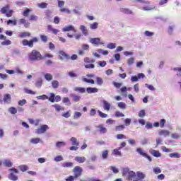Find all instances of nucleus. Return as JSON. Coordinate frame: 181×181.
<instances>
[{"mask_svg":"<svg viewBox=\"0 0 181 181\" xmlns=\"http://www.w3.org/2000/svg\"><path fill=\"white\" fill-rule=\"evenodd\" d=\"M122 176L126 178V180H134L135 179V172L129 170V168H123L122 170Z\"/></svg>","mask_w":181,"mask_h":181,"instance_id":"nucleus-1","label":"nucleus"},{"mask_svg":"<svg viewBox=\"0 0 181 181\" xmlns=\"http://www.w3.org/2000/svg\"><path fill=\"white\" fill-rule=\"evenodd\" d=\"M29 60L31 62H37V60H42L43 59V57H42V54H40V52L33 49L28 56Z\"/></svg>","mask_w":181,"mask_h":181,"instance_id":"nucleus-2","label":"nucleus"},{"mask_svg":"<svg viewBox=\"0 0 181 181\" xmlns=\"http://www.w3.org/2000/svg\"><path fill=\"white\" fill-rule=\"evenodd\" d=\"M10 8L11 6L9 4L6 5L0 10L1 13L6 15L7 18H11L12 15H13V10H11Z\"/></svg>","mask_w":181,"mask_h":181,"instance_id":"nucleus-3","label":"nucleus"},{"mask_svg":"<svg viewBox=\"0 0 181 181\" xmlns=\"http://www.w3.org/2000/svg\"><path fill=\"white\" fill-rule=\"evenodd\" d=\"M39 39L37 37H33V39L28 40L24 39L22 40L23 46H28V47H33V43H37Z\"/></svg>","mask_w":181,"mask_h":181,"instance_id":"nucleus-4","label":"nucleus"},{"mask_svg":"<svg viewBox=\"0 0 181 181\" xmlns=\"http://www.w3.org/2000/svg\"><path fill=\"white\" fill-rule=\"evenodd\" d=\"M8 172H11L8 175V179L10 180H13V181L18 180V176L16 175H15V173H19V170H18V169H16L15 168H10V169H8Z\"/></svg>","mask_w":181,"mask_h":181,"instance_id":"nucleus-5","label":"nucleus"},{"mask_svg":"<svg viewBox=\"0 0 181 181\" xmlns=\"http://www.w3.org/2000/svg\"><path fill=\"white\" fill-rule=\"evenodd\" d=\"M73 173H74L75 179H78L83 174V168L78 165L75 166L73 169Z\"/></svg>","mask_w":181,"mask_h":181,"instance_id":"nucleus-6","label":"nucleus"},{"mask_svg":"<svg viewBox=\"0 0 181 181\" xmlns=\"http://www.w3.org/2000/svg\"><path fill=\"white\" fill-rule=\"evenodd\" d=\"M47 129H49V126L47 124L41 125L35 130V134L37 135H41L42 134H45Z\"/></svg>","mask_w":181,"mask_h":181,"instance_id":"nucleus-7","label":"nucleus"},{"mask_svg":"<svg viewBox=\"0 0 181 181\" xmlns=\"http://www.w3.org/2000/svg\"><path fill=\"white\" fill-rule=\"evenodd\" d=\"M136 152L139 153V155H141L144 158H146V159L148 160V162H152V158H151V156H149V155H148V153H145L144 149H142L141 148H138L136 149Z\"/></svg>","mask_w":181,"mask_h":181,"instance_id":"nucleus-8","label":"nucleus"},{"mask_svg":"<svg viewBox=\"0 0 181 181\" xmlns=\"http://www.w3.org/2000/svg\"><path fill=\"white\" fill-rule=\"evenodd\" d=\"M81 49H79L78 51V54L79 56H84L85 53L84 51L86 50H90V45H87V44H83L81 45Z\"/></svg>","mask_w":181,"mask_h":181,"instance_id":"nucleus-9","label":"nucleus"},{"mask_svg":"<svg viewBox=\"0 0 181 181\" xmlns=\"http://www.w3.org/2000/svg\"><path fill=\"white\" fill-rule=\"evenodd\" d=\"M60 60H70V55L64 52V51H59Z\"/></svg>","mask_w":181,"mask_h":181,"instance_id":"nucleus-10","label":"nucleus"},{"mask_svg":"<svg viewBox=\"0 0 181 181\" xmlns=\"http://www.w3.org/2000/svg\"><path fill=\"white\" fill-rule=\"evenodd\" d=\"M158 135L160 136H164V138H167V136H169V135H170V132L166 129H160L158 131Z\"/></svg>","mask_w":181,"mask_h":181,"instance_id":"nucleus-11","label":"nucleus"},{"mask_svg":"<svg viewBox=\"0 0 181 181\" xmlns=\"http://www.w3.org/2000/svg\"><path fill=\"white\" fill-rule=\"evenodd\" d=\"M62 32H74V33H76V32H77V30H76V28L73 25H68L65 26L62 29Z\"/></svg>","mask_w":181,"mask_h":181,"instance_id":"nucleus-12","label":"nucleus"},{"mask_svg":"<svg viewBox=\"0 0 181 181\" xmlns=\"http://www.w3.org/2000/svg\"><path fill=\"white\" fill-rule=\"evenodd\" d=\"M149 153H151V155H153V156H154L155 158H160L162 156V153H160L159 151L153 150L152 148L149 150Z\"/></svg>","mask_w":181,"mask_h":181,"instance_id":"nucleus-13","label":"nucleus"},{"mask_svg":"<svg viewBox=\"0 0 181 181\" xmlns=\"http://www.w3.org/2000/svg\"><path fill=\"white\" fill-rule=\"evenodd\" d=\"M18 25H23L24 27L28 28H29V26H30V23H29V21H27L25 18H21L18 21Z\"/></svg>","mask_w":181,"mask_h":181,"instance_id":"nucleus-14","label":"nucleus"},{"mask_svg":"<svg viewBox=\"0 0 181 181\" xmlns=\"http://www.w3.org/2000/svg\"><path fill=\"white\" fill-rule=\"evenodd\" d=\"M3 165L6 168H12V166H13V163L9 159L4 160L3 162Z\"/></svg>","mask_w":181,"mask_h":181,"instance_id":"nucleus-15","label":"nucleus"},{"mask_svg":"<svg viewBox=\"0 0 181 181\" xmlns=\"http://www.w3.org/2000/svg\"><path fill=\"white\" fill-rule=\"evenodd\" d=\"M52 107L55 109V111H57V112H60V111H64V107H62L59 104L52 105Z\"/></svg>","mask_w":181,"mask_h":181,"instance_id":"nucleus-16","label":"nucleus"},{"mask_svg":"<svg viewBox=\"0 0 181 181\" xmlns=\"http://www.w3.org/2000/svg\"><path fill=\"white\" fill-rule=\"evenodd\" d=\"M96 128L99 129L98 132L100 134H107V128L104 127V124H100Z\"/></svg>","mask_w":181,"mask_h":181,"instance_id":"nucleus-17","label":"nucleus"},{"mask_svg":"<svg viewBox=\"0 0 181 181\" xmlns=\"http://www.w3.org/2000/svg\"><path fill=\"white\" fill-rule=\"evenodd\" d=\"M100 42V37H96V38H90V42L92 45H103Z\"/></svg>","mask_w":181,"mask_h":181,"instance_id":"nucleus-18","label":"nucleus"},{"mask_svg":"<svg viewBox=\"0 0 181 181\" xmlns=\"http://www.w3.org/2000/svg\"><path fill=\"white\" fill-rule=\"evenodd\" d=\"M76 162H78V163H84L86 162V157L84 156H76L75 157Z\"/></svg>","mask_w":181,"mask_h":181,"instance_id":"nucleus-19","label":"nucleus"},{"mask_svg":"<svg viewBox=\"0 0 181 181\" xmlns=\"http://www.w3.org/2000/svg\"><path fill=\"white\" fill-rule=\"evenodd\" d=\"M35 84L37 88H40V87H42V84H43V79H42V78H37Z\"/></svg>","mask_w":181,"mask_h":181,"instance_id":"nucleus-20","label":"nucleus"},{"mask_svg":"<svg viewBox=\"0 0 181 181\" xmlns=\"http://www.w3.org/2000/svg\"><path fill=\"white\" fill-rule=\"evenodd\" d=\"M30 33L29 32H21L18 34V37H30Z\"/></svg>","mask_w":181,"mask_h":181,"instance_id":"nucleus-21","label":"nucleus"},{"mask_svg":"<svg viewBox=\"0 0 181 181\" xmlns=\"http://www.w3.org/2000/svg\"><path fill=\"white\" fill-rule=\"evenodd\" d=\"M103 108L105 111H110V108H111V104H110L106 100H103Z\"/></svg>","mask_w":181,"mask_h":181,"instance_id":"nucleus-22","label":"nucleus"},{"mask_svg":"<svg viewBox=\"0 0 181 181\" xmlns=\"http://www.w3.org/2000/svg\"><path fill=\"white\" fill-rule=\"evenodd\" d=\"M120 12H122V13H126L127 15H132L133 13L132 11L129 10V8H121Z\"/></svg>","mask_w":181,"mask_h":181,"instance_id":"nucleus-23","label":"nucleus"},{"mask_svg":"<svg viewBox=\"0 0 181 181\" xmlns=\"http://www.w3.org/2000/svg\"><path fill=\"white\" fill-rule=\"evenodd\" d=\"M71 142H72V145L74 146H78V145H80V143L78 142V141H77V138L76 137H72L70 139Z\"/></svg>","mask_w":181,"mask_h":181,"instance_id":"nucleus-24","label":"nucleus"},{"mask_svg":"<svg viewBox=\"0 0 181 181\" xmlns=\"http://www.w3.org/2000/svg\"><path fill=\"white\" fill-rule=\"evenodd\" d=\"M80 30H81L83 35H84L85 36L88 35V30H87V28L84 25H81Z\"/></svg>","mask_w":181,"mask_h":181,"instance_id":"nucleus-25","label":"nucleus"},{"mask_svg":"<svg viewBox=\"0 0 181 181\" xmlns=\"http://www.w3.org/2000/svg\"><path fill=\"white\" fill-rule=\"evenodd\" d=\"M28 121L30 122V124H34L35 125V127H37L39 125V124L40 123V119H37L35 120H34L33 119H28Z\"/></svg>","mask_w":181,"mask_h":181,"instance_id":"nucleus-26","label":"nucleus"},{"mask_svg":"<svg viewBox=\"0 0 181 181\" xmlns=\"http://www.w3.org/2000/svg\"><path fill=\"white\" fill-rule=\"evenodd\" d=\"M74 163L71 162H65L62 164V168H73Z\"/></svg>","mask_w":181,"mask_h":181,"instance_id":"nucleus-27","label":"nucleus"},{"mask_svg":"<svg viewBox=\"0 0 181 181\" xmlns=\"http://www.w3.org/2000/svg\"><path fill=\"white\" fill-rule=\"evenodd\" d=\"M136 175L139 180H142L143 179H145L146 175L145 174H144V173L139 171L136 173Z\"/></svg>","mask_w":181,"mask_h":181,"instance_id":"nucleus-28","label":"nucleus"},{"mask_svg":"<svg viewBox=\"0 0 181 181\" xmlns=\"http://www.w3.org/2000/svg\"><path fill=\"white\" fill-rule=\"evenodd\" d=\"M40 138L37 137V138H33L30 139V143L33 144L34 145H36L37 144H39L40 142Z\"/></svg>","mask_w":181,"mask_h":181,"instance_id":"nucleus-29","label":"nucleus"},{"mask_svg":"<svg viewBox=\"0 0 181 181\" xmlns=\"http://www.w3.org/2000/svg\"><path fill=\"white\" fill-rule=\"evenodd\" d=\"M170 158H175L176 159H179L180 158V153H171L169 154Z\"/></svg>","mask_w":181,"mask_h":181,"instance_id":"nucleus-30","label":"nucleus"},{"mask_svg":"<svg viewBox=\"0 0 181 181\" xmlns=\"http://www.w3.org/2000/svg\"><path fill=\"white\" fill-rule=\"evenodd\" d=\"M45 78L47 81H52V80H53V75H52V74H46L45 75Z\"/></svg>","mask_w":181,"mask_h":181,"instance_id":"nucleus-31","label":"nucleus"},{"mask_svg":"<svg viewBox=\"0 0 181 181\" xmlns=\"http://www.w3.org/2000/svg\"><path fill=\"white\" fill-rule=\"evenodd\" d=\"M83 62L84 63H95V59H90V57H85Z\"/></svg>","mask_w":181,"mask_h":181,"instance_id":"nucleus-32","label":"nucleus"},{"mask_svg":"<svg viewBox=\"0 0 181 181\" xmlns=\"http://www.w3.org/2000/svg\"><path fill=\"white\" fill-rule=\"evenodd\" d=\"M62 103L66 104V105H71V103L70 102V99H69V98H63Z\"/></svg>","mask_w":181,"mask_h":181,"instance_id":"nucleus-33","label":"nucleus"},{"mask_svg":"<svg viewBox=\"0 0 181 181\" xmlns=\"http://www.w3.org/2000/svg\"><path fill=\"white\" fill-rule=\"evenodd\" d=\"M117 106L119 107V108H121V110H125V108H127V105L124 102H119L117 104Z\"/></svg>","mask_w":181,"mask_h":181,"instance_id":"nucleus-34","label":"nucleus"},{"mask_svg":"<svg viewBox=\"0 0 181 181\" xmlns=\"http://www.w3.org/2000/svg\"><path fill=\"white\" fill-rule=\"evenodd\" d=\"M57 148H62V146H66V142L64 141H57L56 143Z\"/></svg>","mask_w":181,"mask_h":181,"instance_id":"nucleus-35","label":"nucleus"},{"mask_svg":"<svg viewBox=\"0 0 181 181\" xmlns=\"http://www.w3.org/2000/svg\"><path fill=\"white\" fill-rule=\"evenodd\" d=\"M113 154H115L116 156H122V153H121V151H119V148L114 149Z\"/></svg>","mask_w":181,"mask_h":181,"instance_id":"nucleus-36","label":"nucleus"},{"mask_svg":"<svg viewBox=\"0 0 181 181\" xmlns=\"http://www.w3.org/2000/svg\"><path fill=\"white\" fill-rule=\"evenodd\" d=\"M8 112H10V114H16V112H18V110H16V108L15 107H11L8 109Z\"/></svg>","mask_w":181,"mask_h":181,"instance_id":"nucleus-37","label":"nucleus"},{"mask_svg":"<svg viewBox=\"0 0 181 181\" xmlns=\"http://www.w3.org/2000/svg\"><path fill=\"white\" fill-rule=\"evenodd\" d=\"M115 116L116 117V118H119V117H125V115H124L122 112L119 111H116L115 113Z\"/></svg>","mask_w":181,"mask_h":181,"instance_id":"nucleus-38","label":"nucleus"},{"mask_svg":"<svg viewBox=\"0 0 181 181\" xmlns=\"http://www.w3.org/2000/svg\"><path fill=\"white\" fill-rule=\"evenodd\" d=\"M134 62H135V59L134 57H131L127 59L128 66H132V64H134Z\"/></svg>","mask_w":181,"mask_h":181,"instance_id":"nucleus-39","label":"nucleus"},{"mask_svg":"<svg viewBox=\"0 0 181 181\" xmlns=\"http://www.w3.org/2000/svg\"><path fill=\"white\" fill-rule=\"evenodd\" d=\"M103 159H107L108 158V150H105L102 152Z\"/></svg>","mask_w":181,"mask_h":181,"instance_id":"nucleus-40","label":"nucleus"},{"mask_svg":"<svg viewBox=\"0 0 181 181\" xmlns=\"http://www.w3.org/2000/svg\"><path fill=\"white\" fill-rule=\"evenodd\" d=\"M98 113L99 117H100V118H107L108 117V115L103 113V112L98 110Z\"/></svg>","mask_w":181,"mask_h":181,"instance_id":"nucleus-41","label":"nucleus"},{"mask_svg":"<svg viewBox=\"0 0 181 181\" xmlns=\"http://www.w3.org/2000/svg\"><path fill=\"white\" fill-rule=\"evenodd\" d=\"M32 12V10L30 8L25 9L23 13V16L28 17L29 16V13Z\"/></svg>","mask_w":181,"mask_h":181,"instance_id":"nucleus-42","label":"nucleus"},{"mask_svg":"<svg viewBox=\"0 0 181 181\" xmlns=\"http://www.w3.org/2000/svg\"><path fill=\"white\" fill-rule=\"evenodd\" d=\"M124 129H125V126L124 125H119V126H116L115 127L116 132L124 131Z\"/></svg>","mask_w":181,"mask_h":181,"instance_id":"nucleus-43","label":"nucleus"},{"mask_svg":"<svg viewBox=\"0 0 181 181\" xmlns=\"http://www.w3.org/2000/svg\"><path fill=\"white\" fill-rule=\"evenodd\" d=\"M11 24L13 25L14 26H16L18 25V21L16 20H13V21L8 20L7 21V25H11Z\"/></svg>","mask_w":181,"mask_h":181,"instance_id":"nucleus-44","label":"nucleus"},{"mask_svg":"<svg viewBox=\"0 0 181 181\" xmlns=\"http://www.w3.org/2000/svg\"><path fill=\"white\" fill-rule=\"evenodd\" d=\"M19 169L21 170V172H26V170H28V165H21L19 166Z\"/></svg>","mask_w":181,"mask_h":181,"instance_id":"nucleus-45","label":"nucleus"},{"mask_svg":"<svg viewBox=\"0 0 181 181\" xmlns=\"http://www.w3.org/2000/svg\"><path fill=\"white\" fill-rule=\"evenodd\" d=\"M12 42L9 40H6L1 42V45L3 46H9V45H11Z\"/></svg>","mask_w":181,"mask_h":181,"instance_id":"nucleus-46","label":"nucleus"},{"mask_svg":"<svg viewBox=\"0 0 181 181\" xmlns=\"http://www.w3.org/2000/svg\"><path fill=\"white\" fill-rule=\"evenodd\" d=\"M71 111L69 110L65 113H63L62 115V117H64V118H70V117L71 116V114L70 113Z\"/></svg>","mask_w":181,"mask_h":181,"instance_id":"nucleus-47","label":"nucleus"},{"mask_svg":"<svg viewBox=\"0 0 181 181\" xmlns=\"http://www.w3.org/2000/svg\"><path fill=\"white\" fill-rule=\"evenodd\" d=\"M83 81H84L85 83H89L90 84H94L95 81L93 79H88L87 78H83Z\"/></svg>","mask_w":181,"mask_h":181,"instance_id":"nucleus-48","label":"nucleus"},{"mask_svg":"<svg viewBox=\"0 0 181 181\" xmlns=\"http://www.w3.org/2000/svg\"><path fill=\"white\" fill-rule=\"evenodd\" d=\"M90 28L92 30L97 29V28H98V23L94 22L93 23L90 25Z\"/></svg>","mask_w":181,"mask_h":181,"instance_id":"nucleus-49","label":"nucleus"},{"mask_svg":"<svg viewBox=\"0 0 181 181\" xmlns=\"http://www.w3.org/2000/svg\"><path fill=\"white\" fill-rule=\"evenodd\" d=\"M55 95L54 93H50L49 98H47L50 103H54Z\"/></svg>","mask_w":181,"mask_h":181,"instance_id":"nucleus-50","label":"nucleus"},{"mask_svg":"<svg viewBox=\"0 0 181 181\" xmlns=\"http://www.w3.org/2000/svg\"><path fill=\"white\" fill-rule=\"evenodd\" d=\"M40 37L42 42H43L44 43H46L47 42V36H46L45 35H40Z\"/></svg>","mask_w":181,"mask_h":181,"instance_id":"nucleus-51","label":"nucleus"},{"mask_svg":"<svg viewBox=\"0 0 181 181\" xmlns=\"http://www.w3.org/2000/svg\"><path fill=\"white\" fill-rule=\"evenodd\" d=\"M107 49H115V47H117V45H115V43L110 42L107 44Z\"/></svg>","mask_w":181,"mask_h":181,"instance_id":"nucleus-52","label":"nucleus"},{"mask_svg":"<svg viewBox=\"0 0 181 181\" xmlns=\"http://www.w3.org/2000/svg\"><path fill=\"white\" fill-rule=\"evenodd\" d=\"M97 84L99 86H102V84L104 83V81H103V78L101 77H97L96 78Z\"/></svg>","mask_w":181,"mask_h":181,"instance_id":"nucleus-53","label":"nucleus"},{"mask_svg":"<svg viewBox=\"0 0 181 181\" xmlns=\"http://www.w3.org/2000/svg\"><path fill=\"white\" fill-rule=\"evenodd\" d=\"M160 128H164L165 127V124H166V119H161L160 120Z\"/></svg>","mask_w":181,"mask_h":181,"instance_id":"nucleus-54","label":"nucleus"},{"mask_svg":"<svg viewBox=\"0 0 181 181\" xmlns=\"http://www.w3.org/2000/svg\"><path fill=\"white\" fill-rule=\"evenodd\" d=\"M117 139H127V136L122 134H119L116 136Z\"/></svg>","mask_w":181,"mask_h":181,"instance_id":"nucleus-55","label":"nucleus"},{"mask_svg":"<svg viewBox=\"0 0 181 181\" xmlns=\"http://www.w3.org/2000/svg\"><path fill=\"white\" fill-rule=\"evenodd\" d=\"M52 86L53 88H57L59 87V81H52Z\"/></svg>","mask_w":181,"mask_h":181,"instance_id":"nucleus-56","label":"nucleus"},{"mask_svg":"<svg viewBox=\"0 0 181 181\" xmlns=\"http://www.w3.org/2000/svg\"><path fill=\"white\" fill-rule=\"evenodd\" d=\"M11 95L10 94H6L4 97V101L6 102V101H11Z\"/></svg>","mask_w":181,"mask_h":181,"instance_id":"nucleus-57","label":"nucleus"},{"mask_svg":"<svg viewBox=\"0 0 181 181\" xmlns=\"http://www.w3.org/2000/svg\"><path fill=\"white\" fill-rule=\"evenodd\" d=\"M54 160L55 162H62V160H63V156H56V157L54 158Z\"/></svg>","mask_w":181,"mask_h":181,"instance_id":"nucleus-58","label":"nucleus"},{"mask_svg":"<svg viewBox=\"0 0 181 181\" xmlns=\"http://www.w3.org/2000/svg\"><path fill=\"white\" fill-rule=\"evenodd\" d=\"M80 117H81V113L80 112H75L74 119H78V118H80Z\"/></svg>","mask_w":181,"mask_h":181,"instance_id":"nucleus-59","label":"nucleus"},{"mask_svg":"<svg viewBox=\"0 0 181 181\" xmlns=\"http://www.w3.org/2000/svg\"><path fill=\"white\" fill-rule=\"evenodd\" d=\"M72 98L73 100L75 101V103H78V101H80V99L81 98L80 96L76 95H73Z\"/></svg>","mask_w":181,"mask_h":181,"instance_id":"nucleus-60","label":"nucleus"},{"mask_svg":"<svg viewBox=\"0 0 181 181\" xmlns=\"http://www.w3.org/2000/svg\"><path fill=\"white\" fill-rule=\"evenodd\" d=\"M171 138H173V139H179V138H180V135L177 133H174L171 134Z\"/></svg>","mask_w":181,"mask_h":181,"instance_id":"nucleus-61","label":"nucleus"},{"mask_svg":"<svg viewBox=\"0 0 181 181\" xmlns=\"http://www.w3.org/2000/svg\"><path fill=\"white\" fill-rule=\"evenodd\" d=\"M39 8H41L42 9H45V8H47V3H41L38 4Z\"/></svg>","mask_w":181,"mask_h":181,"instance_id":"nucleus-62","label":"nucleus"},{"mask_svg":"<svg viewBox=\"0 0 181 181\" xmlns=\"http://www.w3.org/2000/svg\"><path fill=\"white\" fill-rule=\"evenodd\" d=\"M146 113H145V110H142L139 112V117H140V118H144V117H145Z\"/></svg>","mask_w":181,"mask_h":181,"instance_id":"nucleus-63","label":"nucleus"},{"mask_svg":"<svg viewBox=\"0 0 181 181\" xmlns=\"http://www.w3.org/2000/svg\"><path fill=\"white\" fill-rule=\"evenodd\" d=\"M74 179H76V177H74V176L70 175L66 179H65V180L66 181H74Z\"/></svg>","mask_w":181,"mask_h":181,"instance_id":"nucleus-64","label":"nucleus"}]
</instances>
